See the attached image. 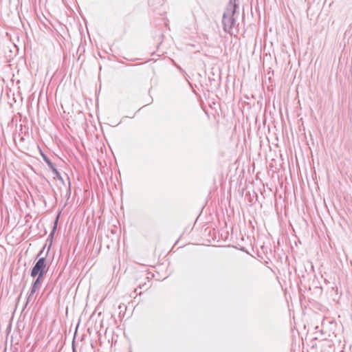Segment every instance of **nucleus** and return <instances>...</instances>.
Wrapping results in <instances>:
<instances>
[{
  "label": "nucleus",
  "instance_id": "obj_1",
  "mask_svg": "<svg viewBox=\"0 0 352 352\" xmlns=\"http://www.w3.org/2000/svg\"><path fill=\"white\" fill-rule=\"evenodd\" d=\"M236 5L234 0H230L229 4L226 8L223 16V29L226 32H230L234 24V14L235 13Z\"/></svg>",
  "mask_w": 352,
  "mask_h": 352
},
{
  "label": "nucleus",
  "instance_id": "obj_3",
  "mask_svg": "<svg viewBox=\"0 0 352 352\" xmlns=\"http://www.w3.org/2000/svg\"><path fill=\"white\" fill-rule=\"evenodd\" d=\"M37 276H38V277L34 282V283L32 286V289L28 294L27 303H29L30 302L33 301L34 300V294L41 287L43 276H40L38 275H37Z\"/></svg>",
  "mask_w": 352,
  "mask_h": 352
},
{
  "label": "nucleus",
  "instance_id": "obj_2",
  "mask_svg": "<svg viewBox=\"0 0 352 352\" xmlns=\"http://www.w3.org/2000/svg\"><path fill=\"white\" fill-rule=\"evenodd\" d=\"M47 271V265L45 263V259L44 258H39L34 266L33 267L31 276L34 277L37 275L40 276H43L44 274H46Z\"/></svg>",
  "mask_w": 352,
  "mask_h": 352
},
{
  "label": "nucleus",
  "instance_id": "obj_4",
  "mask_svg": "<svg viewBox=\"0 0 352 352\" xmlns=\"http://www.w3.org/2000/svg\"><path fill=\"white\" fill-rule=\"evenodd\" d=\"M46 162L47 163L49 166L52 169V170H53L54 173L55 174V175L58 177L59 176V173H58V170L54 167L53 164L50 161H49L47 160H46Z\"/></svg>",
  "mask_w": 352,
  "mask_h": 352
}]
</instances>
